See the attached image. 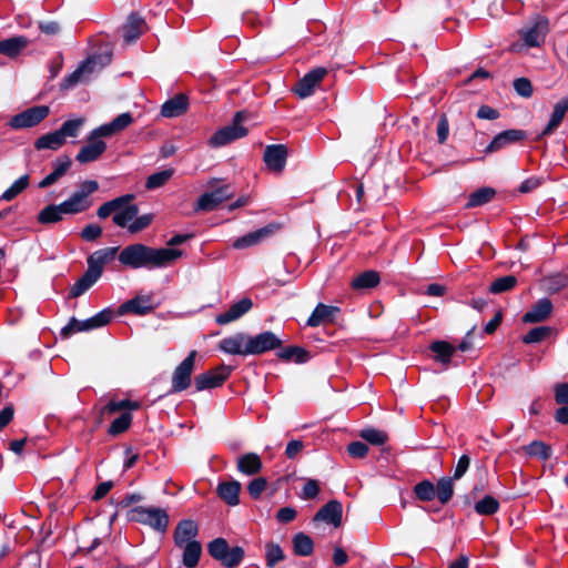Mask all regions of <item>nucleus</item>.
Masks as SVG:
<instances>
[{
	"label": "nucleus",
	"mask_w": 568,
	"mask_h": 568,
	"mask_svg": "<svg viewBox=\"0 0 568 568\" xmlns=\"http://www.w3.org/2000/svg\"><path fill=\"white\" fill-rule=\"evenodd\" d=\"M313 523H326L337 528L343 521V505L337 499H332L322 506L314 515Z\"/></svg>",
	"instance_id": "nucleus-19"
},
{
	"label": "nucleus",
	"mask_w": 568,
	"mask_h": 568,
	"mask_svg": "<svg viewBox=\"0 0 568 568\" xmlns=\"http://www.w3.org/2000/svg\"><path fill=\"white\" fill-rule=\"evenodd\" d=\"M133 416L130 412H122L110 425L108 434L110 436H118L126 432L132 424Z\"/></svg>",
	"instance_id": "nucleus-54"
},
{
	"label": "nucleus",
	"mask_w": 568,
	"mask_h": 568,
	"mask_svg": "<svg viewBox=\"0 0 568 568\" xmlns=\"http://www.w3.org/2000/svg\"><path fill=\"white\" fill-rule=\"evenodd\" d=\"M100 138L104 136L97 134L95 129L89 134L87 144L79 150L75 156L79 163L85 164L94 162L105 152L106 143Z\"/></svg>",
	"instance_id": "nucleus-15"
},
{
	"label": "nucleus",
	"mask_w": 568,
	"mask_h": 568,
	"mask_svg": "<svg viewBox=\"0 0 568 568\" xmlns=\"http://www.w3.org/2000/svg\"><path fill=\"white\" fill-rule=\"evenodd\" d=\"M71 165H72V160L69 155L62 154V155L58 156L52 162L53 171L39 182L38 187L47 189V187L53 185L69 171Z\"/></svg>",
	"instance_id": "nucleus-25"
},
{
	"label": "nucleus",
	"mask_w": 568,
	"mask_h": 568,
	"mask_svg": "<svg viewBox=\"0 0 568 568\" xmlns=\"http://www.w3.org/2000/svg\"><path fill=\"white\" fill-rule=\"evenodd\" d=\"M133 123V116L130 112H124L115 116L111 122L102 124L95 129V133L104 138L111 136L118 132L123 131Z\"/></svg>",
	"instance_id": "nucleus-32"
},
{
	"label": "nucleus",
	"mask_w": 568,
	"mask_h": 568,
	"mask_svg": "<svg viewBox=\"0 0 568 568\" xmlns=\"http://www.w3.org/2000/svg\"><path fill=\"white\" fill-rule=\"evenodd\" d=\"M242 485L239 480L231 479L221 481L216 487L217 497L229 506H237L240 504V493Z\"/></svg>",
	"instance_id": "nucleus-26"
},
{
	"label": "nucleus",
	"mask_w": 568,
	"mask_h": 568,
	"mask_svg": "<svg viewBox=\"0 0 568 568\" xmlns=\"http://www.w3.org/2000/svg\"><path fill=\"white\" fill-rule=\"evenodd\" d=\"M547 293L556 294L568 286V275L562 273L550 274L542 280Z\"/></svg>",
	"instance_id": "nucleus-46"
},
{
	"label": "nucleus",
	"mask_w": 568,
	"mask_h": 568,
	"mask_svg": "<svg viewBox=\"0 0 568 568\" xmlns=\"http://www.w3.org/2000/svg\"><path fill=\"white\" fill-rule=\"evenodd\" d=\"M252 308H253L252 298L243 297L240 301L233 303L226 312L219 314L215 317V322L219 325L230 324V323L241 318L243 315L248 313Z\"/></svg>",
	"instance_id": "nucleus-23"
},
{
	"label": "nucleus",
	"mask_w": 568,
	"mask_h": 568,
	"mask_svg": "<svg viewBox=\"0 0 568 568\" xmlns=\"http://www.w3.org/2000/svg\"><path fill=\"white\" fill-rule=\"evenodd\" d=\"M209 555L225 568H236L245 557V550L241 546L230 547L229 541L217 537L207 544Z\"/></svg>",
	"instance_id": "nucleus-3"
},
{
	"label": "nucleus",
	"mask_w": 568,
	"mask_h": 568,
	"mask_svg": "<svg viewBox=\"0 0 568 568\" xmlns=\"http://www.w3.org/2000/svg\"><path fill=\"white\" fill-rule=\"evenodd\" d=\"M234 192L229 184H223L210 192H204L196 201L195 212H211L216 210L224 201L231 199Z\"/></svg>",
	"instance_id": "nucleus-11"
},
{
	"label": "nucleus",
	"mask_w": 568,
	"mask_h": 568,
	"mask_svg": "<svg viewBox=\"0 0 568 568\" xmlns=\"http://www.w3.org/2000/svg\"><path fill=\"white\" fill-rule=\"evenodd\" d=\"M118 251H119V247L112 246V247L100 248V250L93 252L87 258V263H88L87 271L90 274H92L95 278L99 280L103 273L104 265L114 260Z\"/></svg>",
	"instance_id": "nucleus-20"
},
{
	"label": "nucleus",
	"mask_w": 568,
	"mask_h": 568,
	"mask_svg": "<svg viewBox=\"0 0 568 568\" xmlns=\"http://www.w3.org/2000/svg\"><path fill=\"white\" fill-rule=\"evenodd\" d=\"M568 111V97L560 99L555 105L548 124L541 132V136L551 134L562 122Z\"/></svg>",
	"instance_id": "nucleus-36"
},
{
	"label": "nucleus",
	"mask_w": 568,
	"mask_h": 568,
	"mask_svg": "<svg viewBox=\"0 0 568 568\" xmlns=\"http://www.w3.org/2000/svg\"><path fill=\"white\" fill-rule=\"evenodd\" d=\"M328 70L324 67H316L310 70L293 87L292 91L301 99L308 98L315 91V88L327 75Z\"/></svg>",
	"instance_id": "nucleus-14"
},
{
	"label": "nucleus",
	"mask_w": 568,
	"mask_h": 568,
	"mask_svg": "<svg viewBox=\"0 0 568 568\" xmlns=\"http://www.w3.org/2000/svg\"><path fill=\"white\" fill-rule=\"evenodd\" d=\"M495 195L496 190L494 187L483 186L469 195L466 207H477L487 204Z\"/></svg>",
	"instance_id": "nucleus-45"
},
{
	"label": "nucleus",
	"mask_w": 568,
	"mask_h": 568,
	"mask_svg": "<svg viewBox=\"0 0 568 568\" xmlns=\"http://www.w3.org/2000/svg\"><path fill=\"white\" fill-rule=\"evenodd\" d=\"M548 32V20L537 17L532 26L520 29L519 33L528 47H539Z\"/></svg>",
	"instance_id": "nucleus-22"
},
{
	"label": "nucleus",
	"mask_w": 568,
	"mask_h": 568,
	"mask_svg": "<svg viewBox=\"0 0 568 568\" xmlns=\"http://www.w3.org/2000/svg\"><path fill=\"white\" fill-rule=\"evenodd\" d=\"M554 305L552 302L547 298H540L538 300L532 307L526 312L523 316L524 323H540L546 321L551 312H552Z\"/></svg>",
	"instance_id": "nucleus-28"
},
{
	"label": "nucleus",
	"mask_w": 568,
	"mask_h": 568,
	"mask_svg": "<svg viewBox=\"0 0 568 568\" xmlns=\"http://www.w3.org/2000/svg\"><path fill=\"white\" fill-rule=\"evenodd\" d=\"M233 368L225 364L213 367L194 378V386L196 392L212 389L222 386L230 377Z\"/></svg>",
	"instance_id": "nucleus-9"
},
{
	"label": "nucleus",
	"mask_w": 568,
	"mask_h": 568,
	"mask_svg": "<svg viewBox=\"0 0 568 568\" xmlns=\"http://www.w3.org/2000/svg\"><path fill=\"white\" fill-rule=\"evenodd\" d=\"M320 490V483L316 479H307L300 497L305 500L314 499L318 496Z\"/></svg>",
	"instance_id": "nucleus-63"
},
{
	"label": "nucleus",
	"mask_w": 568,
	"mask_h": 568,
	"mask_svg": "<svg viewBox=\"0 0 568 568\" xmlns=\"http://www.w3.org/2000/svg\"><path fill=\"white\" fill-rule=\"evenodd\" d=\"M428 348L435 354L434 361L443 365H448L456 352V348L446 341H434Z\"/></svg>",
	"instance_id": "nucleus-41"
},
{
	"label": "nucleus",
	"mask_w": 568,
	"mask_h": 568,
	"mask_svg": "<svg viewBox=\"0 0 568 568\" xmlns=\"http://www.w3.org/2000/svg\"><path fill=\"white\" fill-rule=\"evenodd\" d=\"M49 114L50 108L48 105H34L14 114L8 124L13 130L29 129L41 123Z\"/></svg>",
	"instance_id": "nucleus-10"
},
{
	"label": "nucleus",
	"mask_w": 568,
	"mask_h": 568,
	"mask_svg": "<svg viewBox=\"0 0 568 568\" xmlns=\"http://www.w3.org/2000/svg\"><path fill=\"white\" fill-rule=\"evenodd\" d=\"M182 564L186 568H195L202 555V545L199 540H190L183 545Z\"/></svg>",
	"instance_id": "nucleus-40"
},
{
	"label": "nucleus",
	"mask_w": 568,
	"mask_h": 568,
	"mask_svg": "<svg viewBox=\"0 0 568 568\" xmlns=\"http://www.w3.org/2000/svg\"><path fill=\"white\" fill-rule=\"evenodd\" d=\"M135 199V195L132 193L124 194L122 196L115 197L111 201L103 203L97 211V215L99 219L104 220L109 217L112 213H115L118 210L122 209L124 205L131 203Z\"/></svg>",
	"instance_id": "nucleus-38"
},
{
	"label": "nucleus",
	"mask_w": 568,
	"mask_h": 568,
	"mask_svg": "<svg viewBox=\"0 0 568 568\" xmlns=\"http://www.w3.org/2000/svg\"><path fill=\"white\" fill-rule=\"evenodd\" d=\"M145 20L138 13L132 12L123 26V40L125 43L135 42L144 32Z\"/></svg>",
	"instance_id": "nucleus-29"
},
{
	"label": "nucleus",
	"mask_w": 568,
	"mask_h": 568,
	"mask_svg": "<svg viewBox=\"0 0 568 568\" xmlns=\"http://www.w3.org/2000/svg\"><path fill=\"white\" fill-rule=\"evenodd\" d=\"M196 355V351H191L187 356L175 367L171 377L170 393H181L191 386Z\"/></svg>",
	"instance_id": "nucleus-7"
},
{
	"label": "nucleus",
	"mask_w": 568,
	"mask_h": 568,
	"mask_svg": "<svg viewBox=\"0 0 568 568\" xmlns=\"http://www.w3.org/2000/svg\"><path fill=\"white\" fill-rule=\"evenodd\" d=\"M263 463L258 454L246 453L236 460V469L245 476H255L261 473Z\"/></svg>",
	"instance_id": "nucleus-31"
},
{
	"label": "nucleus",
	"mask_w": 568,
	"mask_h": 568,
	"mask_svg": "<svg viewBox=\"0 0 568 568\" xmlns=\"http://www.w3.org/2000/svg\"><path fill=\"white\" fill-rule=\"evenodd\" d=\"M288 148L285 144H270L265 148L263 161L266 168L275 173H281L287 161Z\"/></svg>",
	"instance_id": "nucleus-17"
},
{
	"label": "nucleus",
	"mask_w": 568,
	"mask_h": 568,
	"mask_svg": "<svg viewBox=\"0 0 568 568\" xmlns=\"http://www.w3.org/2000/svg\"><path fill=\"white\" fill-rule=\"evenodd\" d=\"M248 112L245 110L234 113L231 124L219 129L209 140V144L213 148H221L231 142L247 135L248 130L242 125L247 119Z\"/></svg>",
	"instance_id": "nucleus-4"
},
{
	"label": "nucleus",
	"mask_w": 568,
	"mask_h": 568,
	"mask_svg": "<svg viewBox=\"0 0 568 568\" xmlns=\"http://www.w3.org/2000/svg\"><path fill=\"white\" fill-rule=\"evenodd\" d=\"M517 283L518 280L514 275L501 276L490 283L488 291L491 294H501L514 290Z\"/></svg>",
	"instance_id": "nucleus-52"
},
{
	"label": "nucleus",
	"mask_w": 568,
	"mask_h": 568,
	"mask_svg": "<svg viewBox=\"0 0 568 568\" xmlns=\"http://www.w3.org/2000/svg\"><path fill=\"white\" fill-rule=\"evenodd\" d=\"M379 283L381 274L375 270H367L352 280L351 287L355 291H365L376 287Z\"/></svg>",
	"instance_id": "nucleus-37"
},
{
	"label": "nucleus",
	"mask_w": 568,
	"mask_h": 568,
	"mask_svg": "<svg viewBox=\"0 0 568 568\" xmlns=\"http://www.w3.org/2000/svg\"><path fill=\"white\" fill-rule=\"evenodd\" d=\"M359 437L375 446H382L388 440V434L386 432L372 427L362 429Z\"/></svg>",
	"instance_id": "nucleus-57"
},
{
	"label": "nucleus",
	"mask_w": 568,
	"mask_h": 568,
	"mask_svg": "<svg viewBox=\"0 0 568 568\" xmlns=\"http://www.w3.org/2000/svg\"><path fill=\"white\" fill-rule=\"evenodd\" d=\"M247 334L245 333H236L232 336L225 337L219 342V349L226 354L231 355H243L246 356L247 353L244 351V346H246Z\"/></svg>",
	"instance_id": "nucleus-33"
},
{
	"label": "nucleus",
	"mask_w": 568,
	"mask_h": 568,
	"mask_svg": "<svg viewBox=\"0 0 568 568\" xmlns=\"http://www.w3.org/2000/svg\"><path fill=\"white\" fill-rule=\"evenodd\" d=\"M138 213V205L129 203L113 214L112 221L116 226L125 227L129 226V222H131Z\"/></svg>",
	"instance_id": "nucleus-47"
},
{
	"label": "nucleus",
	"mask_w": 568,
	"mask_h": 568,
	"mask_svg": "<svg viewBox=\"0 0 568 568\" xmlns=\"http://www.w3.org/2000/svg\"><path fill=\"white\" fill-rule=\"evenodd\" d=\"M95 278L88 271L71 286L69 291V298H77L84 294L95 282Z\"/></svg>",
	"instance_id": "nucleus-51"
},
{
	"label": "nucleus",
	"mask_w": 568,
	"mask_h": 568,
	"mask_svg": "<svg viewBox=\"0 0 568 568\" xmlns=\"http://www.w3.org/2000/svg\"><path fill=\"white\" fill-rule=\"evenodd\" d=\"M556 404H568V383H556L552 387Z\"/></svg>",
	"instance_id": "nucleus-64"
},
{
	"label": "nucleus",
	"mask_w": 568,
	"mask_h": 568,
	"mask_svg": "<svg viewBox=\"0 0 568 568\" xmlns=\"http://www.w3.org/2000/svg\"><path fill=\"white\" fill-rule=\"evenodd\" d=\"M141 408V403L138 400L131 399H121V400H110L106 405H104V412L108 413V416H111L118 412H132Z\"/></svg>",
	"instance_id": "nucleus-49"
},
{
	"label": "nucleus",
	"mask_w": 568,
	"mask_h": 568,
	"mask_svg": "<svg viewBox=\"0 0 568 568\" xmlns=\"http://www.w3.org/2000/svg\"><path fill=\"white\" fill-rule=\"evenodd\" d=\"M276 356L283 362H294L296 364H305L312 357L311 353L306 348L297 345H291L286 347L281 346L280 351L276 353Z\"/></svg>",
	"instance_id": "nucleus-35"
},
{
	"label": "nucleus",
	"mask_w": 568,
	"mask_h": 568,
	"mask_svg": "<svg viewBox=\"0 0 568 568\" xmlns=\"http://www.w3.org/2000/svg\"><path fill=\"white\" fill-rule=\"evenodd\" d=\"M199 525L193 519H182L175 526L174 532H173V540L174 545L178 548H182L184 544L189 542L190 540H196V537L199 535Z\"/></svg>",
	"instance_id": "nucleus-24"
},
{
	"label": "nucleus",
	"mask_w": 568,
	"mask_h": 568,
	"mask_svg": "<svg viewBox=\"0 0 568 568\" xmlns=\"http://www.w3.org/2000/svg\"><path fill=\"white\" fill-rule=\"evenodd\" d=\"M113 318V311L111 308H104L93 315L90 318L80 321L75 317H71L69 323L61 329V337L68 338L73 333L87 332L108 325Z\"/></svg>",
	"instance_id": "nucleus-5"
},
{
	"label": "nucleus",
	"mask_w": 568,
	"mask_h": 568,
	"mask_svg": "<svg viewBox=\"0 0 568 568\" xmlns=\"http://www.w3.org/2000/svg\"><path fill=\"white\" fill-rule=\"evenodd\" d=\"M98 190L99 183L95 180H85L67 200L75 212L80 214L88 211L93 205V201L90 195Z\"/></svg>",
	"instance_id": "nucleus-12"
},
{
	"label": "nucleus",
	"mask_w": 568,
	"mask_h": 568,
	"mask_svg": "<svg viewBox=\"0 0 568 568\" xmlns=\"http://www.w3.org/2000/svg\"><path fill=\"white\" fill-rule=\"evenodd\" d=\"M293 551L298 557L311 556L314 551V541L305 532H297L292 538Z\"/></svg>",
	"instance_id": "nucleus-43"
},
{
	"label": "nucleus",
	"mask_w": 568,
	"mask_h": 568,
	"mask_svg": "<svg viewBox=\"0 0 568 568\" xmlns=\"http://www.w3.org/2000/svg\"><path fill=\"white\" fill-rule=\"evenodd\" d=\"M500 504L491 495H486L484 498L475 503L474 509L480 516H491L498 513Z\"/></svg>",
	"instance_id": "nucleus-48"
},
{
	"label": "nucleus",
	"mask_w": 568,
	"mask_h": 568,
	"mask_svg": "<svg viewBox=\"0 0 568 568\" xmlns=\"http://www.w3.org/2000/svg\"><path fill=\"white\" fill-rule=\"evenodd\" d=\"M111 53L88 57L72 73L63 79V81L60 83V89L65 91L73 88L80 82L82 75L94 72L97 65H100L101 68L108 65L111 62Z\"/></svg>",
	"instance_id": "nucleus-6"
},
{
	"label": "nucleus",
	"mask_w": 568,
	"mask_h": 568,
	"mask_svg": "<svg viewBox=\"0 0 568 568\" xmlns=\"http://www.w3.org/2000/svg\"><path fill=\"white\" fill-rule=\"evenodd\" d=\"M454 478L449 476L440 477L435 485V498L442 504L447 505L455 493Z\"/></svg>",
	"instance_id": "nucleus-42"
},
{
	"label": "nucleus",
	"mask_w": 568,
	"mask_h": 568,
	"mask_svg": "<svg viewBox=\"0 0 568 568\" xmlns=\"http://www.w3.org/2000/svg\"><path fill=\"white\" fill-rule=\"evenodd\" d=\"M285 559V554L281 546L275 542L265 545V561L267 568H274L276 564Z\"/></svg>",
	"instance_id": "nucleus-55"
},
{
	"label": "nucleus",
	"mask_w": 568,
	"mask_h": 568,
	"mask_svg": "<svg viewBox=\"0 0 568 568\" xmlns=\"http://www.w3.org/2000/svg\"><path fill=\"white\" fill-rule=\"evenodd\" d=\"M282 229V224L278 222H271L267 225L255 230L253 232H250L241 237H237L232 246L235 250H244L251 246L258 245L266 239L273 236L276 232H278Z\"/></svg>",
	"instance_id": "nucleus-13"
},
{
	"label": "nucleus",
	"mask_w": 568,
	"mask_h": 568,
	"mask_svg": "<svg viewBox=\"0 0 568 568\" xmlns=\"http://www.w3.org/2000/svg\"><path fill=\"white\" fill-rule=\"evenodd\" d=\"M413 493L419 501H432L435 499V484L429 479H424L414 486Z\"/></svg>",
	"instance_id": "nucleus-50"
},
{
	"label": "nucleus",
	"mask_w": 568,
	"mask_h": 568,
	"mask_svg": "<svg viewBox=\"0 0 568 568\" xmlns=\"http://www.w3.org/2000/svg\"><path fill=\"white\" fill-rule=\"evenodd\" d=\"M281 338L272 331H264L257 335H247L246 346H244L247 355H262L270 351L281 348Z\"/></svg>",
	"instance_id": "nucleus-8"
},
{
	"label": "nucleus",
	"mask_w": 568,
	"mask_h": 568,
	"mask_svg": "<svg viewBox=\"0 0 568 568\" xmlns=\"http://www.w3.org/2000/svg\"><path fill=\"white\" fill-rule=\"evenodd\" d=\"M30 184L29 174H24L16 180L0 196V200L12 201L20 193H22Z\"/></svg>",
	"instance_id": "nucleus-53"
},
{
	"label": "nucleus",
	"mask_w": 568,
	"mask_h": 568,
	"mask_svg": "<svg viewBox=\"0 0 568 568\" xmlns=\"http://www.w3.org/2000/svg\"><path fill=\"white\" fill-rule=\"evenodd\" d=\"M266 487H267L266 478L256 477L247 484L246 489H247V493L251 496V498L257 500L261 498V496H262L263 491L266 489Z\"/></svg>",
	"instance_id": "nucleus-61"
},
{
	"label": "nucleus",
	"mask_w": 568,
	"mask_h": 568,
	"mask_svg": "<svg viewBox=\"0 0 568 568\" xmlns=\"http://www.w3.org/2000/svg\"><path fill=\"white\" fill-rule=\"evenodd\" d=\"M26 36L11 37L0 41V53L8 58H17L29 44Z\"/></svg>",
	"instance_id": "nucleus-34"
},
{
	"label": "nucleus",
	"mask_w": 568,
	"mask_h": 568,
	"mask_svg": "<svg viewBox=\"0 0 568 568\" xmlns=\"http://www.w3.org/2000/svg\"><path fill=\"white\" fill-rule=\"evenodd\" d=\"M527 136L528 134L525 130H505L494 136L490 143L485 148L484 152L486 154L498 152L499 150L506 148L507 145L524 141L525 139H527Z\"/></svg>",
	"instance_id": "nucleus-18"
},
{
	"label": "nucleus",
	"mask_w": 568,
	"mask_h": 568,
	"mask_svg": "<svg viewBox=\"0 0 568 568\" xmlns=\"http://www.w3.org/2000/svg\"><path fill=\"white\" fill-rule=\"evenodd\" d=\"M189 104V97L186 94H176L162 104L161 115L164 118H178L187 111Z\"/></svg>",
	"instance_id": "nucleus-30"
},
{
	"label": "nucleus",
	"mask_w": 568,
	"mask_h": 568,
	"mask_svg": "<svg viewBox=\"0 0 568 568\" xmlns=\"http://www.w3.org/2000/svg\"><path fill=\"white\" fill-rule=\"evenodd\" d=\"M65 140L62 139L58 130L53 132L45 133L38 139H36L33 146L36 150H51L58 151L65 144Z\"/></svg>",
	"instance_id": "nucleus-39"
},
{
	"label": "nucleus",
	"mask_w": 568,
	"mask_h": 568,
	"mask_svg": "<svg viewBox=\"0 0 568 568\" xmlns=\"http://www.w3.org/2000/svg\"><path fill=\"white\" fill-rule=\"evenodd\" d=\"M128 519L149 526L160 534H165L170 524L168 511L160 507L135 506L128 511Z\"/></svg>",
	"instance_id": "nucleus-2"
},
{
	"label": "nucleus",
	"mask_w": 568,
	"mask_h": 568,
	"mask_svg": "<svg viewBox=\"0 0 568 568\" xmlns=\"http://www.w3.org/2000/svg\"><path fill=\"white\" fill-rule=\"evenodd\" d=\"M84 118L67 120L62 123V125L58 129V132L62 136L63 140L67 141V138H77L79 135L80 129L84 124Z\"/></svg>",
	"instance_id": "nucleus-56"
},
{
	"label": "nucleus",
	"mask_w": 568,
	"mask_h": 568,
	"mask_svg": "<svg viewBox=\"0 0 568 568\" xmlns=\"http://www.w3.org/2000/svg\"><path fill=\"white\" fill-rule=\"evenodd\" d=\"M153 296L150 295H136L135 297L124 302L118 308L119 315H124L128 313H132L135 315H146L152 313L155 310V306L152 304Z\"/></svg>",
	"instance_id": "nucleus-21"
},
{
	"label": "nucleus",
	"mask_w": 568,
	"mask_h": 568,
	"mask_svg": "<svg viewBox=\"0 0 568 568\" xmlns=\"http://www.w3.org/2000/svg\"><path fill=\"white\" fill-rule=\"evenodd\" d=\"M554 332V328L550 326H537L531 328L524 337V344H535L540 343L546 339Z\"/></svg>",
	"instance_id": "nucleus-59"
},
{
	"label": "nucleus",
	"mask_w": 568,
	"mask_h": 568,
	"mask_svg": "<svg viewBox=\"0 0 568 568\" xmlns=\"http://www.w3.org/2000/svg\"><path fill=\"white\" fill-rule=\"evenodd\" d=\"M182 256L179 248H154L142 243L125 246L119 254V262L133 270L161 268Z\"/></svg>",
	"instance_id": "nucleus-1"
},
{
	"label": "nucleus",
	"mask_w": 568,
	"mask_h": 568,
	"mask_svg": "<svg viewBox=\"0 0 568 568\" xmlns=\"http://www.w3.org/2000/svg\"><path fill=\"white\" fill-rule=\"evenodd\" d=\"M102 227L99 224H88L81 232L80 237L85 242H95L102 235Z\"/></svg>",
	"instance_id": "nucleus-62"
},
{
	"label": "nucleus",
	"mask_w": 568,
	"mask_h": 568,
	"mask_svg": "<svg viewBox=\"0 0 568 568\" xmlns=\"http://www.w3.org/2000/svg\"><path fill=\"white\" fill-rule=\"evenodd\" d=\"M527 456L538 458L540 460H548L552 455L551 446L542 440H532L528 445L520 448Z\"/></svg>",
	"instance_id": "nucleus-44"
},
{
	"label": "nucleus",
	"mask_w": 568,
	"mask_h": 568,
	"mask_svg": "<svg viewBox=\"0 0 568 568\" xmlns=\"http://www.w3.org/2000/svg\"><path fill=\"white\" fill-rule=\"evenodd\" d=\"M513 87H514L515 92L519 97L525 98V99L531 98V95L534 93V88H532L531 81L525 77L515 79L513 82Z\"/></svg>",
	"instance_id": "nucleus-60"
},
{
	"label": "nucleus",
	"mask_w": 568,
	"mask_h": 568,
	"mask_svg": "<svg viewBox=\"0 0 568 568\" xmlns=\"http://www.w3.org/2000/svg\"><path fill=\"white\" fill-rule=\"evenodd\" d=\"M78 213L69 203L68 200L59 204H48L44 206L37 216L39 224L49 225L55 224L63 220V215H77Z\"/></svg>",
	"instance_id": "nucleus-16"
},
{
	"label": "nucleus",
	"mask_w": 568,
	"mask_h": 568,
	"mask_svg": "<svg viewBox=\"0 0 568 568\" xmlns=\"http://www.w3.org/2000/svg\"><path fill=\"white\" fill-rule=\"evenodd\" d=\"M173 169H166L160 172H155L146 179L145 187L148 190H155L158 187H161L173 176Z\"/></svg>",
	"instance_id": "nucleus-58"
},
{
	"label": "nucleus",
	"mask_w": 568,
	"mask_h": 568,
	"mask_svg": "<svg viewBox=\"0 0 568 568\" xmlns=\"http://www.w3.org/2000/svg\"><path fill=\"white\" fill-rule=\"evenodd\" d=\"M339 312L341 308L337 306L318 303L307 318L306 325L310 327H317L325 322L334 323L335 315Z\"/></svg>",
	"instance_id": "nucleus-27"
}]
</instances>
